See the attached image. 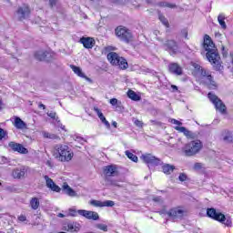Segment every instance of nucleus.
Returning a JSON list of instances; mask_svg holds the SVG:
<instances>
[{"label":"nucleus","mask_w":233,"mask_h":233,"mask_svg":"<svg viewBox=\"0 0 233 233\" xmlns=\"http://www.w3.org/2000/svg\"><path fill=\"white\" fill-rule=\"evenodd\" d=\"M203 48L205 49L206 57L211 63L215 70H221L223 67L221 66V56H219V53L218 52V48H216V45L210 35H205L204 42L202 44Z\"/></svg>","instance_id":"obj_1"},{"label":"nucleus","mask_w":233,"mask_h":233,"mask_svg":"<svg viewBox=\"0 0 233 233\" xmlns=\"http://www.w3.org/2000/svg\"><path fill=\"white\" fill-rule=\"evenodd\" d=\"M54 156L58 159V161H61L62 163H68V161H72L74 152L70 147L63 144H57L55 146Z\"/></svg>","instance_id":"obj_2"},{"label":"nucleus","mask_w":233,"mask_h":233,"mask_svg":"<svg viewBox=\"0 0 233 233\" xmlns=\"http://www.w3.org/2000/svg\"><path fill=\"white\" fill-rule=\"evenodd\" d=\"M115 34L120 41H123L124 43H132L134 39V35H132V32L130 29L127 28L126 26L119 25L115 29Z\"/></svg>","instance_id":"obj_3"},{"label":"nucleus","mask_w":233,"mask_h":233,"mask_svg":"<svg viewBox=\"0 0 233 233\" xmlns=\"http://www.w3.org/2000/svg\"><path fill=\"white\" fill-rule=\"evenodd\" d=\"M107 59L111 63V65H115V66H119L121 70H127V68H128V62H127V59L119 56L117 53H109L107 55Z\"/></svg>","instance_id":"obj_4"},{"label":"nucleus","mask_w":233,"mask_h":233,"mask_svg":"<svg viewBox=\"0 0 233 233\" xmlns=\"http://www.w3.org/2000/svg\"><path fill=\"white\" fill-rule=\"evenodd\" d=\"M201 141H191L182 148V152H184L185 156L190 157L191 156H196L201 150Z\"/></svg>","instance_id":"obj_5"},{"label":"nucleus","mask_w":233,"mask_h":233,"mask_svg":"<svg viewBox=\"0 0 233 233\" xmlns=\"http://www.w3.org/2000/svg\"><path fill=\"white\" fill-rule=\"evenodd\" d=\"M198 74L202 77V83L206 85L208 88H210L211 90H216V88H218V83H216L214 77L212 76V75H210V72L202 68V70Z\"/></svg>","instance_id":"obj_6"},{"label":"nucleus","mask_w":233,"mask_h":233,"mask_svg":"<svg viewBox=\"0 0 233 233\" xmlns=\"http://www.w3.org/2000/svg\"><path fill=\"white\" fill-rule=\"evenodd\" d=\"M185 214H187V210L179 207L173 208L168 211H166V215L168 216L172 221H181V219L185 218Z\"/></svg>","instance_id":"obj_7"},{"label":"nucleus","mask_w":233,"mask_h":233,"mask_svg":"<svg viewBox=\"0 0 233 233\" xmlns=\"http://www.w3.org/2000/svg\"><path fill=\"white\" fill-rule=\"evenodd\" d=\"M208 97L211 103H213L216 110H218L220 114H225L227 112V106L223 103V100L218 97L214 93L210 92L208 94Z\"/></svg>","instance_id":"obj_8"},{"label":"nucleus","mask_w":233,"mask_h":233,"mask_svg":"<svg viewBox=\"0 0 233 233\" xmlns=\"http://www.w3.org/2000/svg\"><path fill=\"white\" fill-rule=\"evenodd\" d=\"M141 158L143 159L144 163L147 165L149 168L150 167H159V165H163V161L158 157H156L152 154L142 155Z\"/></svg>","instance_id":"obj_9"},{"label":"nucleus","mask_w":233,"mask_h":233,"mask_svg":"<svg viewBox=\"0 0 233 233\" xmlns=\"http://www.w3.org/2000/svg\"><path fill=\"white\" fill-rule=\"evenodd\" d=\"M163 46L167 52H169L170 56H176L179 54V46L176 40H166L163 43Z\"/></svg>","instance_id":"obj_10"},{"label":"nucleus","mask_w":233,"mask_h":233,"mask_svg":"<svg viewBox=\"0 0 233 233\" xmlns=\"http://www.w3.org/2000/svg\"><path fill=\"white\" fill-rule=\"evenodd\" d=\"M207 216L208 218H211V219H215V221H218L219 223H223L225 219H227V217H225V214L221 212H218L216 208H208L207 209Z\"/></svg>","instance_id":"obj_11"},{"label":"nucleus","mask_w":233,"mask_h":233,"mask_svg":"<svg viewBox=\"0 0 233 233\" xmlns=\"http://www.w3.org/2000/svg\"><path fill=\"white\" fill-rule=\"evenodd\" d=\"M30 6H28L27 5L19 6L18 9L16 10L18 21H25V19H28V17H30Z\"/></svg>","instance_id":"obj_12"},{"label":"nucleus","mask_w":233,"mask_h":233,"mask_svg":"<svg viewBox=\"0 0 233 233\" xmlns=\"http://www.w3.org/2000/svg\"><path fill=\"white\" fill-rule=\"evenodd\" d=\"M77 213L79 216L86 218V219H92L93 221L99 220V214L96 211H88L86 209H78Z\"/></svg>","instance_id":"obj_13"},{"label":"nucleus","mask_w":233,"mask_h":233,"mask_svg":"<svg viewBox=\"0 0 233 233\" xmlns=\"http://www.w3.org/2000/svg\"><path fill=\"white\" fill-rule=\"evenodd\" d=\"M8 147L13 150V152H18V154H28V149L19 143L11 141L8 143Z\"/></svg>","instance_id":"obj_14"},{"label":"nucleus","mask_w":233,"mask_h":233,"mask_svg":"<svg viewBox=\"0 0 233 233\" xmlns=\"http://www.w3.org/2000/svg\"><path fill=\"white\" fill-rule=\"evenodd\" d=\"M35 59L37 61H52V54L46 51H38L35 53Z\"/></svg>","instance_id":"obj_15"},{"label":"nucleus","mask_w":233,"mask_h":233,"mask_svg":"<svg viewBox=\"0 0 233 233\" xmlns=\"http://www.w3.org/2000/svg\"><path fill=\"white\" fill-rule=\"evenodd\" d=\"M27 171H28V167H17L13 171V177L15 179H23V177L26 176Z\"/></svg>","instance_id":"obj_16"},{"label":"nucleus","mask_w":233,"mask_h":233,"mask_svg":"<svg viewBox=\"0 0 233 233\" xmlns=\"http://www.w3.org/2000/svg\"><path fill=\"white\" fill-rule=\"evenodd\" d=\"M168 70L171 74H175V76H183V68L177 63L169 64Z\"/></svg>","instance_id":"obj_17"},{"label":"nucleus","mask_w":233,"mask_h":233,"mask_svg":"<svg viewBox=\"0 0 233 233\" xmlns=\"http://www.w3.org/2000/svg\"><path fill=\"white\" fill-rule=\"evenodd\" d=\"M175 130H177V132L184 134V136H186L187 139H196V134L187 129V127H185L177 126L175 127Z\"/></svg>","instance_id":"obj_18"},{"label":"nucleus","mask_w":233,"mask_h":233,"mask_svg":"<svg viewBox=\"0 0 233 233\" xmlns=\"http://www.w3.org/2000/svg\"><path fill=\"white\" fill-rule=\"evenodd\" d=\"M80 43L85 48L90 49L94 48L96 45V40L92 37H82L80 38Z\"/></svg>","instance_id":"obj_19"},{"label":"nucleus","mask_w":233,"mask_h":233,"mask_svg":"<svg viewBox=\"0 0 233 233\" xmlns=\"http://www.w3.org/2000/svg\"><path fill=\"white\" fill-rule=\"evenodd\" d=\"M45 180H46V184L47 187H52L51 190L53 192H61V187H59V186H57L56 184V182H54V180L52 178H50L48 176H45L44 177ZM53 185V187H52Z\"/></svg>","instance_id":"obj_20"},{"label":"nucleus","mask_w":233,"mask_h":233,"mask_svg":"<svg viewBox=\"0 0 233 233\" xmlns=\"http://www.w3.org/2000/svg\"><path fill=\"white\" fill-rule=\"evenodd\" d=\"M45 180H46V184L47 187H52L51 190L53 192H61V187H59V186H57L56 184V182H54V180L52 178H50L48 176H45L44 177ZM53 185V187H52Z\"/></svg>","instance_id":"obj_21"},{"label":"nucleus","mask_w":233,"mask_h":233,"mask_svg":"<svg viewBox=\"0 0 233 233\" xmlns=\"http://www.w3.org/2000/svg\"><path fill=\"white\" fill-rule=\"evenodd\" d=\"M67 232H79L81 230V224L77 222H70L67 226L64 227Z\"/></svg>","instance_id":"obj_22"},{"label":"nucleus","mask_w":233,"mask_h":233,"mask_svg":"<svg viewBox=\"0 0 233 233\" xmlns=\"http://www.w3.org/2000/svg\"><path fill=\"white\" fill-rule=\"evenodd\" d=\"M104 173L106 174V177H112L117 174V168L116 166H106L104 167Z\"/></svg>","instance_id":"obj_23"},{"label":"nucleus","mask_w":233,"mask_h":233,"mask_svg":"<svg viewBox=\"0 0 233 233\" xmlns=\"http://www.w3.org/2000/svg\"><path fill=\"white\" fill-rule=\"evenodd\" d=\"M62 190L63 192H65V194H66L70 198H76L77 196V193L76 192V190L70 187V186H68L66 183H64L62 187Z\"/></svg>","instance_id":"obj_24"},{"label":"nucleus","mask_w":233,"mask_h":233,"mask_svg":"<svg viewBox=\"0 0 233 233\" xmlns=\"http://www.w3.org/2000/svg\"><path fill=\"white\" fill-rule=\"evenodd\" d=\"M14 127L15 128H17L18 130H25V128H26V123H25V121H23V119H21V117L15 116Z\"/></svg>","instance_id":"obj_25"},{"label":"nucleus","mask_w":233,"mask_h":233,"mask_svg":"<svg viewBox=\"0 0 233 233\" xmlns=\"http://www.w3.org/2000/svg\"><path fill=\"white\" fill-rule=\"evenodd\" d=\"M95 112H96L100 121H102V123L105 124L106 128H110V123L106 120V117H105V115H103L101 110L97 107H95Z\"/></svg>","instance_id":"obj_26"},{"label":"nucleus","mask_w":233,"mask_h":233,"mask_svg":"<svg viewBox=\"0 0 233 233\" xmlns=\"http://www.w3.org/2000/svg\"><path fill=\"white\" fill-rule=\"evenodd\" d=\"M175 169L176 167L170 164H165L162 166V172H164V174H167V176H170V174H172V172H174Z\"/></svg>","instance_id":"obj_27"},{"label":"nucleus","mask_w":233,"mask_h":233,"mask_svg":"<svg viewBox=\"0 0 233 233\" xmlns=\"http://www.w3.org/2000/svg\"><path fill=\"white\" fill-rule=\"evenodd\" d=\"M105 182L107 187H121L119 181L110 178V177H105Z\"/></svg>","instance_id":"obj_28"},{"label":"nucleus","mask_w":233,"mask_h":233,"mask_svg":"<svg viewBox=\"0 0 233 233\" xmlns=\"http://www.w3.org/2000/svg\"><path fill=\"white\" fill-rule=\"evenodd\" d=\"M127 96L129 97V99H132V101H140L141 100V96L137 95L136 92L133 90L127 91Z\"/></svg>","instance_id":"obj_29"},{"label":"nucleus","mask_w":233,"mask_h":233,"mask_svg":"<svg viewBox=\"0 0 233 233\" xmlns=\"http://www.w3.org/2000/svg\"><path fill=\"white\" fill-rule=\"evenodd\" d=\"M218 21L221 28H223V30H227V24L225 23V15L223 14L218 15Z\"/></svg>","instance_id":"obj_30"},{"label":"nucleus","mask_w":233,"mask_h":233,"mask_svg":"<svg viewBox=\"0 0 233 233\" xmlns=\"http://www.w3.org/2000/svg\"><path fill=\"white\" fill-rule=\"evenodd\" d=\"M30 205L33 210H37L39 208V198H33L30 200Z\"/></svg>","instance_id":"obj_31"},{"label":"nucleus","mask_w":233,"mask_h":233,"mask_svg":"<svg viewBox=\"0 0 233 233\" xmlns=\"http://www.w3.org/2000/svg\"><path fill=\"white\" fill-rule=\"evenodd\" d=\"M70 67L72 68V70L75 74L78 75L79 77H86V76H85V74L83 73V71L81 70L80 67L76 66L74 65H71Z\"/></svg>","instance_id":"obj_32"},{"label":"nucleus","mask_w":233,"mask_h":233,"mask_svg":"<svg viewBox=\"0 0 233 233\" xmlns=\"http://www.w3.org/2000/svg\"><path fill=\"white\" fill-rule=\"evenodd\" d=\"M125 154L127 156L128 159H131V161H134V163H137V156L134 155V153L127 150Z\"/></svg>","instance_id":"obj_33"},{"label":"nucleus","mask_w":233,"mask_h":233,"mask_svg":"<svg viewBox=\"0 0 233 233\" xmlns=\"http://www.w3.org/2000/svg\"><path fill=\"white\" fill-rule=\"evenodd\" d=\"M96 228H98V230H103V232H108V226L106 224H96Z\"/></svg>","instance_id":"obj_34"},{"label":"nucleus","mask_w":233,"mask_h":233,"mask_svg":"<svg viewBox=\"0 0 233 233\" xmlns=\"http://www.w3.org/2000/svg\"><path fill=\"white\" fill-rule=\"evenodd\" d=\"M44 137H46V139H56L57 136H56L55 134H50L48 132H44L43 133Z\"/></svg>","instance_id":"obj_35"},{"label":"nucleus","mask_w":233,"mask_h":233,"mask_svg":"<svg viewBox=\"0 0 233 233\" xmlns=\"http://www.w3.org/2000/svg\"><path fill=\"white\" fill-rule=\"evenodd\" d=\"M158 18H159V21H161V23H162L165 26H168V20L165 17V15H159Z\"/></svg>","instance_id":"obj_36"},{"label":"nucleus","mask_w":233,"mask_h":233,"mask_svg":"<svg viewBox=\"0 0 233 233\" xmlns=\"http://www.w3.org/2000/svg\"><path fill=\"white\" fill-rule=\"evenodd\" d=\"M160 6H165L167 8H176V4H170L167 2H162L160 3Z\"/></svg>","instance_id":"obj_37"},{"label":"nucleus","mask_w":233,"mask_h":233,"mask_svg":"<svg viewBox=\"0 0 233 233\" xmlns=\"http://www.w3.org/2000/svg\"><path fill=\"white\" fill-rule=\"evenodd\" d=\"M91 205H93V207H104V202L99 200H92Z\"/></svg>","instance_id":"obj_38"},{"label":"nucleus","mask_w":233,"mask_h":233,"mask_svg":"<svg viewBox=\"0 0 233 233\" xmlns=\"http://www.w3.org/2000/svg\"><path fill=\"white\" fill-rule=\"evenodd\" d=\"M204 165L203 163L197 162L194 164V170H201L203 168Z\"/></svg>","instance_id":"obj_39"},{"label":"nucleus","mask_w":233,"mask_h":233,"mask_svg":"<svg viewBox=\"0 0 233 233\" xmlns=\"http://www.w3.org/2000/svg\"><path fill=\"white\" fill-rule=\"evenodd\" d=\"M187 179H188V177L187 176V174L185 173H180L178 176V180L183 182V181H187Z\"/></svg>","instance_id":"obj_40"},{"label":"nucleus","mask_w":233,"mask_h":233,"mask_svg":"<svg viewBox=\"0 0 233 233\" xmlns=\"http://www.w3.org/2000/svg\"><path fill=\"white\" fill-rule=\"evenodd\" d=\"M136 0H113V2L117 3L118 5H123L125 3H134Z\"/></svg>","instance_id":"obj_41"},{"label":"nucleus","mask_w":233,"mask_h":233,"mask_svg":"<svg viewBox=\"0 0 233 233\" xmlns=\"http://www.w3.org/2000/svg\"><path fill=\"white\" fill-rule=\"evenodd\" d=\"M116 203L112 200H106L104 201V207H114Z\"/></svg>","instance_id":"obj_42"},{"label":"nucleus","mask_w":233,"mask_h":233,"mask_svg":"<svg viewBox=\"0 0 233 233\" xmlns=\"http://www.w3.org/2000/svg\"><path fill=\"white\" fill-rule=\"evenodd\" d=\"M47 116H48V117H51V119H56V121H58V123H59V117H56V112H50V113H47Z\"/></svg>","instance_id":"obj_43"},{"label":"nucleus","mask_w":233,"mask_h":233,"mask_svg":"<svg viewBox=\"0 0 233 233\" xmlns=\"http://www.w3.org/2000/svg\"><path fill=\"white\" fill-rule=\"evenodd\" d=\"M77 214H79L77 212V210L74 209V208H70L69 209V216H72L73 218H76L77 216Z\"/></svg>","instance_id":"obj_44"},{"label":"nucleus","mask_w":233,"mask_h":233,"mask_svg":"<svg viewBox=\"0 0 233 233\" xmlns=\"http://www.w3.org/2000/svg\"><path fill=\"white\" fill-rule=\"evenodd\" d=\"M221 223L226 225V227H232V219H230V218H226L225 221H223Z\"/></svg>","instance_id":"obj_45"},{"label":"nucleus","mask_w":233,"mask_h":233,"mask_svg":"<svg viewBox=\"0 0 233 233\" xmlns=\"http://www.w3.org/2000/svg\"><path fill=\"white\" fill-rule=\"evenodd\" d=\"M110 105H112V106H116L117 105H119V101L116 98H112L109 100Z\"/></svg>","instance_id":"obj_46"},{"label":"nucleus","mask_w":233,"mask_h":233,"mask_svg":"<svg viewBox=\"0 0 233 233\" xmlns=\"http://www.w3.org/2000/svg\"><path fill=\"white\" fill-rule=\"evenodd\" d=\"M170 123H172L173 125H177V127H181V125H183L182 122H180L179 120H176L175 118H171Z\"/></svg>","instance_id":"obj_47"},{"label":"nucleus","mask_w":233,"mask_h":233,"mask_svg":"<svg viewBox=\"0 0 233 233\" xmlns=\"http://www.w3.org/2000/svg\"><path fill=\"white\" fill-rule=\"evenodd\" d=\"M223 139L227 143H232V135H226Z\"/></svg>","instance_id":"obj_48"},{"label":"nucleus","mask_w":233,"mask_h":233,"mask_svg":"<svg viewBox=\"0 0 233 233\" xmlns=\"http://www.w3.org/2000/svg\"><path fill=\"white\" fill-rule=\"evenodd\" d=\"M193 66H194L196 72L198 73V74L203 69V67L201 66H199L198 64H194Z\"/></svg>","instance_id":"obj_49"},{"label":"nucleus","mask_w":233,"mask_h":233,"mask_svg":"<svg viewBox=\"0 0 233 233\" xmlns=\"http://www.w3.org/2000/svg\"><path fill=\"white\" fill-rule=\"evenodd\" d=\"M5 136H6V131H5V129L3 128H0V141H3Z\"/></svg>","instance_id":"obj_50"},{"label":"nucleus","mask_w":233,"mask_h":233,"mask_svg":"<svg viewBox=\"0 0 233 233\" xmlns=\"http://www.w3.org/2000/svg\"><path fill=\"white\" fill-rule=\"evenodd\" d=\"M59 0H49V6L50 8H54V6H56V5H57V2Z\"/></svg>","instance_id":"obj_51"},{"label":"nucleus","mask_w":233,"mask_h":233,"mask_svg":"<svg viewBox=\"0 0 233 233\" xmlns=\"http://www.w3.org/2000/svg\"><path fill=\"white\" fill-rule=\"evenodd\" d=\"M181 35H182V37H185V39H187L188 38V31H187V29H183L181 31Z\"/></svg>","instance_id":"obj_52"},{"label":"nucleus","mask_w":233,"mask_h":233,"mask_svg":"<svg viewBox=\"0 0 233 233\" xmlns=\"http://www.w3.org/2000/svg\"><path fill=\"white\" fill-rule=\"evenodd\" d=\"M153 201H155V203H163V198L161 197H155L153 198Z\"/></svg>","instance_id":"obj_53"},{"label":"nucleus","mask_w":233,"mask_h":233,"mask_svg":"<svg viewBox=\"0 0 233 233\" xmlns=\"http://www.w3.org/2000/svg\"><path fill=\"white\" fill-rule=\"evenodd\" d=\"M134 124L136 125V127H143V122H141L140 120H135Z\"/></svg>","instance_id":"obj_54"},{"label":"nucleus","mask_w":233,"mask_h":233,"mask_svg":"<svg viewBox=\"0 0 233 233\" xmlns=\"http://www.w3.org/2000/svg\"><path fill=\"white\" fill-rule=\"evenodd\" d=\"M222 56L223 57H227V56H228V52L225 50V46H222Z\"/></svg>","instance_id":"obj_55"},{"label":"nucleus","mask_w":233,"mask_h":233,"mask_svg":"<svg viewBox=\"0 0 233 233\" xmlns=\"http://www.w3.org/2000/svg\"><path fill=\"white\" fill-rule=\"evenodd\" d=\"M18 220L19 221H26V217L25 215H21L20 217H18Z\"/></svg>","instance_id":"obj_56"},{"label":"nucleus","mask_w":233,"mask_h":233,"mask_svg":"<svg viewBox=\"0 0 233 233\" xmlns=\"http://www.w3.org/2000/svg\"><path fill=\"white\" fill-rule=\"evenodd\" d=\"M150 123H152V125H161L160 122H157L156 120H150Z\"/></svg>","instance_id":"obj_57"},{"label":"nucleus","mask_w":233,"mask_h":233,"mask_svg":"<svg viewBox=\"0 0 233 233\" xmlns=\"http://www.w3.org/2000/svg\"><path fill=\"white\" fill-rule=\"evenodd\" d=\"M38 108H43V110H45V108H46V106H45L44 104H39Z\"/></svg>","instance_id":"obj_58"},{"label":"nucleus","mask_w":233,"mask_h":233,"mask_svg":"<svg viewBox=\"0 0 233 233\" xmlns=\"http://www.w3.org/2000/svg\"><path fill=\"white\" fill-rule=\"evenodd\" d=\"M76 141H84L83 137H76Z\"/></svg>","instance_id":"obj_59"},{"label":"nucleus","mask_w":233,"mask_h":233,"mask_svg":"<svg viewBox=\"0 0 233 233\" xmlns=\"http://www.w3.org/2000/svg\"><path fill=\"white\" fill-rule=\"evenodd\" d=\"M112 125H113V127H115V128H117V122L114 121V122L112 123Z\"/></svg>","instance_id":"obj_60"},{"label":"nucleus","mask_w":233,"mask_h":233,"mask_svg":"<svg viewBox=\"0 0 233 233\" xmlns=\"http://www.w3.org/2000/svg\"><path fill=\"white\" fill-rule=\"evenodd\" d=\"M58 218H65V215H63V213H59Z\"/></svg>","instance_id":"obj_61"},{"label":"nucleus","mask_w":233,"mask_h":233,"mask_svg":"<svg viewBox=\"0 0 233 233\" xmlns=\"http://www.w3.org/2000/svg\"><path fill=\"white\" fill-rule=\"evenodd\" d=\"M172 88H174L175 90H177V86H172Z\"/></svg>","instance_id":"obj_62"},{"label":"nucleus","mask_w":233,"mask_h":233,"mask_svg":"<svg viewBox=\"0 0 233 233\" xmlns=\"http://www.w3.org/2000/svg\"><path fill=\"white\" fill-rule=\"evenodd\" d=\"M154 34L157 35V34H159V31H155Z\"/></svg>","instance_id":"obj_63"},{"label":"nucleus","mask_w":233,"mask_h":233,"mask_svg":"<svg viewBox=\"0 0 233 233\" xmlns=\"http://www.w3.org/2000/svg\"><path fill=\"white\" fill-rule=\"evenodd\" d=\"M53 187H54V185L51 184V187H47V188H50V190H51V188H52Z\"/></svg>","instance_id":"obj_64"}]
</instances>
